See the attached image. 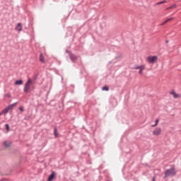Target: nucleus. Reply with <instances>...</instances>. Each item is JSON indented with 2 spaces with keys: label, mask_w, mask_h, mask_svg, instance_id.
Masks as SVG:
<instances>
[{
  "label": "nucleus",
  "mask_w": 181,
  "mask_h": 181,
  "mask_svg": "<svg viewBox=\"0 0 181 181\" xmlns=\"http://www.w3.org/2000/svg\"><path fill=\"white\" fill-rule=\"evenodd\" d=\"M16 30H18V32H21V30H22V24L18 23L16 27Z\"/></svg>",
  "instance_id": "9d476101"
},
{
  "label": "nucleus",
  "mask_w": 181,
  "mask_h": 181,
  "mask_svg": "<svg viewBox=\"0 0 181 181\" xmlns=\"http://www.w3.org/2000/svg\"><path fill=\"white\" fill-rule=\"evenodd\" d=\"M56 175V174L54 173H52L47 179V181H52L53 180V179H54V176Z\"/></svg>",
  "instance_id": "1a4fd4ad"
},
{
  "label": "nucleus",
  "mask_w": 181,
  "mask_h": 181,
  "mask_svg": "<svg viewBox=\"0 0 181 181\" xmlns=\"http://www.w3.org/2000/svg\"><path fill=\"white\" fill-rule=\"evenodd\" d=\"M152 181H155V177H153Z\"/></svg>",
  "instance_id": "4be33fe9"
},
{
  "label": "nucleus",
  "mask_w": 181,
  "mask_h": 181,
  "mask_svg": "<svg viewBox=\"0 0 181 181\" xmlns=\"http://www.w3.org/2000/svg\"><path fill=\"white\" fill-rule=\"evenodd\" d=\"M6 97H7L8 98H11V93L6 94Z\"/></svg>",
  "instance_id": "aec40b11"
},
{
  "label": "nucleus",
  "mask_w": 181,
  "mask_h": 181,
  "mask_svg": "<svg viewBox=\"0 0 181 181\" xmlns=\"http://www.w3.org/2000/svg\"><path fill=\"white\" fill-rule=\"evenodd\" d=\"M176 175V170L174 168L167 170L165 173V177H169V176H175Z\"/></svg>",
  "instance_id": "7ed1b4c3"
},
{
  "label": "nucleus",
  "mask_w": 181,
  "mask_h": 181,
  "mask_svg": "<svg viewBox=\"0 0 181 181\" xmlns=\"http://www.w3.org/2000/svg\"><path fill=\"white\" fill-rule=\"evenodd\" d=\"M19 110H20L21 112H23V108L22 107H20Z\"/></svg>",
  "instance_id": "412c9836"
},
{
  "label": "nucleus",
  "mask_w": 181,
  "mask_h": 181,
  "mask_svg": "<svg viewBox=\"0 0 181 181\" xmlns=\"http://www.w3.org/2000/svg\"><path fill=\"white\" fill-rule=\"evenodd\" d=\"M23 84V81L18 80L15 81V86H22Z\"/></svg>",
  "instance_id": "9b49d317"
},
{
  "label": "nucleus",
  "mask_w": 181,
  "mask_h": 181,
  "mask_svg": "<svg viewBox=\"0 0 181 181\" xmlns=\"http://www.w3.org/2000/svg\"><path fill=\"white\" fill-rule=\"evenodd\" d=\"M71 59L73 60V57H71Z\"/></svg>",
  "instance_id": "5701e85b"
},
{
  "label": "nucleus",
  "mask_w": 181,
  "mask_h": 181,
  "mask_svg": "<svg viewBox=\"0 0 181 181\" xmlns=\"http://www.w3.org/2000/svg\"><path fill=\"white\" fill-rule=\"evenodd\" d=\"M102 90H103V91H108L109 88H108V86H104V87L102 88Z\"/></svg>",
  "instance_id": "dca6fc26"
},
{
  "label": "nucleus",
  "mask_w": 181,
  "mask_h": 181,
  "mask_svg": "<svg viewBox=\"0 0 181 181\" xmlns=\"http://www.w3.org/2000/svg\"><path fill=\"white\" fill-rule=\"evenodd\" d=\"M146 66L145 64L144 65H137L134 67L135 70H139V74H144V70H145Z\"/></svg>",
  "instance_id": "20e7f679"
},
{
  "label": "nucleus",
  "mask_w": 181,
  "mask_h": 181,
  "mask_svg": "<svg viewBox=\"0 0 181 181\" xmlns=\"http://www.w3.org/2000/svg\"><path fill=\"white\" fill-rule=\"evenodd\" d=\"M0 115H2V113H0Z\"/></svg>",
  "instance_id": "b1692460"
},
{
  "label": "nucleus",
  "mask_w": 181,
  "mask_h": 181,
  "mask_svg": "<svg viewBox=\"0 0 181 181\" xmlns=\"http://www.w3.org/2000/svg\"><path fill=\"white\" fill-rule=\"evenodd\" d=\"M54 135H55L56 138H57V136H58V134H57V129H54Z\"/></svg>",
  "instance_id": "6ab92c4d"
},
{
  "label": "nucleus",
  "mask_w": 181,
  "mask_h": 181,
  "mask_svg": "<svg viewBox=\"0 0 181 181\" xmlns=\"http://www.w3.org/2000/svg\"><path fill=\"white\" fill-rule=\"evenodd\" d=\"M162 4H166V1H159L157 3V5H162Z\"/></svg>",
  "instance_id": "f3484780"
},
{
  "label": "nucleus",
  "mask_w": 181,
  "mask_h": 181,
  "mask_svg": "<svg viewBox=\"0 0 181 181\" xmlns=\"http://www.w3.org/2000/svg\"><path fill=\"white\" fill-rule=\"evenodd\" d=\"M160 134H162V129H160V127H158L153 131V135H155L156 136H159Z\"/></svg>",
  "instance_id": "423d86ee"
},
{
  "label": "nucleus",
  "mask_w": 181,
  "mask_h": 181,
  "mask_svg": "<svg viewBox=\"0 0 181 181\" xmlns=\"http://www.w3.org/2000/svg\"><path fill=\"white\" fill-rule=\"evenodd\" d=\"M158 124H159V119H157L156 120V124H153V125H152V127L153 128V127H156Z\"/></svg>",
  "instance_id": "4468645a"
},
{
  "label": "nucleus",
  "mask_w": 181,
  "mask_h": 181,
  "mask_svg": "<svg viewBox=\"0 0 181 181\" xmlns=\"http://www.w3.org/2000/svg\"><path fill=\"white\" fill-rule=\"evenodd\" d=\"M170 94L173 95V98H180V94L176 93L174 90H172Z\"/></svg>",
  "instance_id": "0eeeda50"
},
{
  "label": "nucleus",
  "mask_w": 181,
  "mask_h": 181,
  "mask_svg": "<svg viewBox=\"0 0 181 181\" xmlns=\"http://www.w3.org/2000/svg\"><path fill=\"white\" fill-rule=\"evenodd\" d=\"M6 131L8 132V131H9V129H10V128H9V124H6Z\"/></svg>",
  "instance_id": "a211bd4d"
},
{
  "label": "nucleus",
  "mask_w": 181,
  "mask_h": 181,
  "mask_svg": "<svg viewBox=\"0 0 181 181\" xmlns=\"http://www.w3.org/2000/svg\"><path fill=\"white\" fill-rule=\"evenodd\" d=\"M35 90V82L30 78H28L24 86V93H29Z\"/></svg>",
  "instance_id": "f257e3e1"
},
{
  "label": "nucleus",
  "mask_w": 181,
  "mask_h": 181,
  "mask_svg": "<svg viewBox=\"0 0 181 181\" xmlns=\"http://www.w3.org/2000/svg\"><path fill=\"white\" fill-rule=\"evenodd\" d=\"M176 8V4H173V6L168 7L167 9H175Z\"/></svg>",
  "instance_id": "2eb2a0df"
},
{
  "label": "nucleus",
  "mask_w": 181,
  "mask_h": 181,
  "mask_svg": "<svg viewBox=\"0 0 181 181\" xmlns=\"http://www.w3.org/2000/svg\"><path fill=\"white\" fill-rule=\"evenodd\" d=\"M4 146H5L6 148H9V147L11 146V142H9V141H5V142L4 143Z\"/></svg>",
  "instance_id": "ddd939ff"
},
{
  "label": "nucleus",
  "mask_w": 181,
  "mask_h": 181,
  "mask_svg": "<svg viewBox=\"0 0 181 181\" xmlns=\"http://www.w3.org/2000/svg\"><path fill=\"white\" fill-rule=\"evenodd\" d=\"M16 105V103L8 105L2 111V114H8V112H9V110H12V108H13Z\"/></svg>",
  "instance_id": "39448f33"
},
{
  "label": "nucleus",
  "mask_w": 181,
  "mask_h": 181,
  "mask_svg": "<svg viewBox=\"0 0 181 181\" xmlns=\"http://www.w3.org/2000/svg\"><path fill=\"white\" fill-rule=\"evenodd\" d=\"M170 22H173V18L168 17V18H165L164 23H169Z\"/></svg>",
  "instance_id": "6e6552de"
},
{
  "label": "nucleus",
  "mask_w": 181,
  "mask_h": 181,
  "mask_svg": "<svg viewBox=\"0 0 181 181\" xmlns=\"http://www.w3.org/2000/svg\"><path fill=\"white\" fill-rule=\"evenodd\" d=\"M74 59H76V57H74Z\"/></svg>",
  "instance_id": "393cba45"
},
{
  "label": "nucleus",
  "mask_w": 181,
  "mask_h": 181,
  "mask_svg": "<svg viewBox=\"0 0 181 181\" xmlns=\"http://www.w3.org/2000/svg\"><path fill=\"white\" fill-rule=\"evenodd\" d=\"M146 62L148 63V64H155V63H156V62H158V57L148 56L146 58Z\"/></svg>",
  "instance_id": "f03ea898"
},
{
  "label": "nucleus",
  "mask_w": 181,
  "mask_h": 181,
  "mask_svg": "<svg viewBox=\"0 0 181 181\" xmlns=\"http://www.w3.org/2000/svg\"><path fill=\"white\" fill-rule=\"evenodd\" d=\"M40 62H41V63H46V61H45V57H43L42 54H40Z\"/></svg>",
  "instance_id": "f8f14e48"
}]
</instances>
